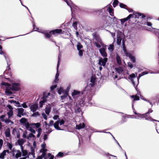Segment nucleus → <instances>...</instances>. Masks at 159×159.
<instances>
[{
    "label": "nucleus",
    "mask_w": 159,
    "mask_h": 159,
    "mask_svg": "<svg viewBox=\"0 0 159 159\" xmlns=\"http://www.w3.org/2000/svg\"><path fill=\"white\" fill-rule=\"evenodd\" d=\"M152 111H153L152 109H149L147 113H145V114H146V115L147 114H149L150 113H152Z\"/></svg>",
    "instance_id": "nucleus-62"
},
{
    "label": "nucleus",
    "mask_w": 159,
    "mask_h": 159,
    "mask_svg": "<svg viewBox=\"0 0 159 159\" xmlns=\"http://www.w3.org/2000/svg\"><path fill=\"white\" fill-rule=\"evenodd\" d=\"M121 40L122 39L120 36L119 35H117L116 43L118 45H120V44Z\"/></svg>",
    "instance_id": "nucleus-29"
},
{
    "label": "nucleus",
    "mask_w": 159,
    "mask_h": 159,
    "mask_svg": "<svg viewBox=\"0 0 159 159\" xmlns=\"http://www.w3.org/2000/svg\"><path fill=\"white\" fill-rule=\"evenodd\" d=\"M21 107L22 106L24 108H27L28 107V106L26 105L25 102H24L23 104H21Z\"/></svg>",
    "instance_id": "nucleus-46"
},
{
    "label": "nucleus",
    "mask_w": 159,
    "mask_h": 159,
    "mask_svg": "<svg viewBox=\"0 0 159 159\" xmlns=\"http://www.w3.org/2000/svg\"><path fill=\"white\" fill-rule=\"evenodd\" d=\"M63 92V90L62 88H60L58 90V93L60 95Z\"/></svg>",
    "instance_id": "nucleus-42"
},
{
    "label": "nucleus",
    "mask_w": 159,
    "mask_h": 159,
    "mask_svg": "<svg viewBox=\"0 0 159 159\" xmlns=\"http://www.w3.org/2000/svg\"><path fill=\"white\" fill-rule=\"evenodd\" d=\"M135 16V18H139L140 16H142V18L145 17V16L143 14L137 13L136 14L134 13L133 14H129L126 18L128 20L130 19L132 16Z\"/></svg>",
    "instance_id": "nucleus-13"
},
{
    "label": "nucleus",
    "mask_w": 159,
    "mask_h": 159,
    "mask_svg": "<svg viewBox=\"0 0 159 159\" xmlns=\"http://www.w3.org/2000/svg\"><path fill=\"white\" fill-rule=\"evenodd\" d=\"M30 126H34L37 128H38L40 126V124L39 123H32L30 124Z\"/></svg>",
    "instance_id": "nucleus-36"
},
{
    "label": "nucleus",
    "mask_w": 159,
    "mask_h": 159,
    "mask_svg": "<svg viewBox=\"0 0 159 159\" xmlns=\"http://www.w3.org/2000/svg\"><path fill=\"white\" fill-rule=\"evenodd\" d=\"M120 6L121 8H125V7L126 6L125 4L123 3H120Z\"/></svg>",
    "instance_id": "nucleus-61"
},
{
    "label": "nucleus",
    "mask_w": 159,
    "mask_h": 159,
    "mask_svg": "<svg viewBox=\"0 0 159 159\" xmlns=\"http://www.w3.org/2000/svg\"><path fill=\"white\" fill-rule=\"evenodd\" d=\"M7 107L10 110H13V108L11 105H7Z\"/></svg>",
    "instance_id": "nucleus-59"
},
{
    "label": "nucleus",
    "mask_w": 159,
    "mask_h": 159,
    "mask_svg": "<svg viewBox=\"0 0 159 159\" xmlns=\"http://www.w3.org/2000/svg\"><path fill=\"white\" fill-rule=\"evenodd\" d=\"M31 150L32 152V154L33 155L34 154V148L32 147H31Z\"/></svg>",
    "instance_id": "nucleus-60"
},
{
    "label": "nucleus",
    "mask_w": 159,
    "mask_h": 159,
    "mask_svg": "<svg viewBox=\"0 0 159 159\" xmlns=\"http://www.w3.org/2000/svg\"><path fill=\"white\" fill-rule=\"evenodd\" d=\"M85 125L84 123V122L82 123V125L81 124H80V129L84 128L85 127Z\"/></svg>",
    "instance_id": "nucleus-52"
},
{
    "label": "nucleus",
    "mask_w": 159,
    "mask_h": 159,
    "mask_svg": "<svg viewBox=\"0 0 159 159\" xmlns=\"http://www.w3.org/2000/svg\"><path fill=\"white\" fill-rule=\"evenodd\" d=\"M29 129V130L32 133L35 134V130L33 129L31 127H30L28 129Z\"/></svg>",
    "instance_id": "nucleus-38"
},
{
    "label": "nucleus",
    "mask_w": 159,
    "mask_h": 159,
    "mask_svg": "<svg viewBox=\"0 0 159 159\" xmlns=\"http://www.w3.org/2000/svg\"><path fill=\"white\" fill-rule=\"evenodd\" d=\"M47 150L45 148H42L40 150V152H42V155L43 156H45L46 154V152L47 151Z\"/></svg>",
    "instance_id": "nucleus-34"
},
{
    "label": "nucleus",
    "mask_w": 159,
    "mask_h": 159,
    "mask_svg": "<svg viewBox=\"0 0 159 159\" xmlns=\"http://www.w3.org/2000/svg\"><path fill=\"white\" fill-rule=\"evenodd\" d=\"M108 11L109 13H112L113 12V10L111 8H110L109 6H107L104 8H102L101 10H98L99 12H101L103 11Z\"/></svg>",
    "instance_id": "nucleus-14"
},
{
    "label": "nucleus",
    "mask_w": 159,
    "mask_h": 159,
    "mask_svg": "<svg viewBox=\"0 0 159 159\" xmlns=\"http://www.w3.org/2000/svg\"><path fill=\"white\" fill-rule=\"evenodd\" d=\"M16 110L17 111V116L18 117H20L22 116L25 115V113L24 112V109L22 108H17Z\"/></svg>",
    "instance_id": "nucleus-12"
},
{
    "label": "nucleus",
    "mask_w": 159,
    "mask_h": 159,
    "mask_svg": "<svg viewBox=\"0 0 159 159\" xmlns=\"http://www.w3.org/2000/svg\"><path fill=\"white\" fill-rule=\"evenodd\" d=\"M5 122L7 123H11V124H13V122L11 121L10 120L7 119H6L4 121Z\"/></svg>",
    "instance_id": "nucleus-44"
},
{
    "label": "nucleus",
    "mask_w": 159,
    "mask_h": 159,
    "mask_svg": "<svg viewBox=\"0 0 159 159\" xmlns=\"http://www.w3.org/2000/svg\"><path fill=\"white\" fill-rule=\"evenodd\" d=\"M27 133L26 131H24L23 132V134H22V137L24 138H27Z\"/></svg>",
    "instance_id": "nucleus-43"
},
{
    "label": "nucleus",
    "mask_w": 159,
    "mask_h": 159,
    "mask_svg": "<svg viewBox=\"0 0 159 159\" xmlns=\"http://www.w3.org/2000/svg\"><path fill=\"white\" fill-rule=\"evenodd\" d=\"M131 98L134 99L133 101L132 104V108H133L134 101L135 100H139V96H137V95L132 96H131Z\"/></svg>",
    "instance_id": "nucleus-23"
},
{
    "label": "nucleus",
    "mask_w": 159,
    "mask_h": 159,
    "mask_svg": "<svg viewBox=\"0 0 159 159\" xmlns=\"http://www.w3.org/2000/svg\"><path fill=\"white\" fill-rule=\"evenodd\" d=\"M111 18L113 20V21L114 22H117L118 19L116 18L115 17H114L112 18Z\"/></svg>",
    "instance_id": "nucleus-50"
},
{
    "label": "nucleus",
    "mask_w": 159,
    "mask_h": 159,
    "mask_svg": "<svg viewBox=\"0 0 159 159\" xmlns=\"http://www.w3.org/2000/svg\"><path fill=\"white\" fill-rule=\"evenodd\" d=\"M128 66L131 68H132L133 67V66L131 63L130 62H128Z\"/></svg>",
    "instance_id": "nucleus-57"
},
{
    "label": "nucleus",
    "mask_w": 159,
    "mask_h": 159,
    "mask_svg": "<svg viewBox=\"0 0 159 159\" xmlns=\"http://www.w3.org/2000/svg\"><path fill=\"white\" fill-rule=\"evenodd\" d=\"M44 156H43L42 155H41L40 156H39L36 159H42L43 157Z\"/></svg>",
    "instance_id": "nucleus-64"
},
{
    "label": "nucleus",
    "mask_w": 159,
    "mask_h": 159,
    "mask_svg": "<svg viewBox=\"0 0 159 159\" xmlns=\"http://www.w3.org/2000/svg\"><path fill=\"white\" fill-rule=\"evenodd\" d=\"M98 41L100 43L101 46L102 47L99 49V52L102 57L106 58L107 55V53L106 52L107 46L104 44L102 42H101L99 39H98Z\"/></svg>",
    "instance_id": "nucleus-2"
},
{
    "label": "nucleus",
    "mask_w": 159,
    "mask_h": 159,
    "mask_svg": "<svg viewBox=\"0 0 159 159\" xmlns=\"http://www.w3.org/2000/svg\"><path fill=\"white\" fill-rule=\"evenodd\" d=\"M118 0H114V2H113V7H116V6L118 5Z\"/></svg>",
    "instance_id": "nucleus-39"
},
{
    "label": "nucleus",
    "mask_w": 159,
    "mask_h": 159,
    "mask_svg": "<svg viewBox=\"0 0 159 159\" xmlns=\"http://www.w3.org/2000/svg\"><path fill=\"white\" fill-rule=\"evenodd\" d=\"M134 113L136 115H137L135 116L134 117H133V118H134L136 119H140L143 118H144L145 117V116L146 115V114H140L139 113H137L135 112H134Z\"/></svg>",
    "instance_id": "nucleus-16"
},
{
    "label": "nucleus",
    "mask_w": 159,
    "mask_h": 159,
    "mask_svg": "<svg viewBox=\"0 0 159 159\" xmlns=\"http://www.w3.org/2000/svg\"><path fill=\"white\" fill-rule=\"evenodd\" d=\"M63 153L61 152H59L57 155V156H59L60 157H62L63 156Z\"/></svg>",
    "instance_id": "nucleus-56"
},
{
    "label": "nucleus",
    "mask_w": 159,
    "mask_h": 159,
    "mask_svg": "<svg viewBox=\"0 0 159 159\" xmlns=\"http://www.w3.org/2000/svg\"><path fill=\"white\" fill-rule=\"evenodd\" d=\"M7 114L9 116L8 118H10V117L12 116L13 115V110H10L9 111L7 112Z\"/></svg>",
    "instance_id": "nucleus-37"
},
{
    "label": "nucleus",
    "mask_w": 159,
    "mask_h": 159,
    "mask_svg": "<svg viewBox=\"0 0 159 159\" xmlns=\"http://www.w3.org/2000/svg\"><path fill=\"white\" fill-rule=\"evenodd\" d=\"M108 50L111 52H112L114 49V45L113 43L109 45L108 48Z\"/></svg>",
    "instance_id": "nucleus-30"
},
{
    "label": "nucleus",
    "mask_w": 159,
    "mask_h": 159,
    "mask_svg": "<svg viewBox=\"0 0 159 159\" xmlns=\"http://www.w3.org/2000/svg\"><path fill=\"white\" fill-rule=\"evenodd\" d=\"M64 0L66 2L68 6H70V7L71 8V9L72 10V2H71L70 1V0Z\"/></svg>",
    "instance_id": "nucleus-35"
},
{
    "label": "nucleus",
    "mask_w": 159,
    "mask_h": 159,
    "mask_svg": "<svg viewBox=\"0 0 159 159\" xmlns=\"http://www.w3.org/2000/svg\"><path fill=\"white\" fill-rule=\"evenodd\" d=\"M59 121H57L53 124L54 127L56 129H57V130H60L61 129L60 127L59 126Z\"/></svg>",
    "instance_id": "nucleus-28"
},
{
    "label": "nucleus",
    "mask_w": 159,
    "mask_h": 159,
    "mask_svg": "<svg viewBox=\"0 0 159 159\" xmlns=\"http://www.w3.org/2000/svg\"><path fill=\"white\" fill-rule=\"evenodd\" d=\"M77 23L76 22L73 23V26L76 30H77Z\"/></svg>",
    "instance_id": "nucleus-51"
},
{
    "label": "nucleus",
    "mask_w": 159,
    "mask_h": 159,
    "mask_svg": "<svg viewBox=\"0 0 159 159\" xmlns=\"http://www.w3.org/2000/svg\"><path fill=\"white\" fill-rule=\"evenodd\" d=\"M62 30L61 29H56L55 30L51 31L49 33H46L45 34V37L46 38H49L51 36V34H54L55 33H60Z\"/></svg>",
    "instance_id": "nucleus-7"
},
{
    "label": "nucleus",
    "mask_w": 159,
    "mask_h": 159,
    "mask_svg": "<svg viewBox=\"0 0 159 159\" xmlns=\"http://www.w3.org/2000/svg\"><path fill=\"white\" fill-rule=\"evenodd\" d=\"M61 57V54H59V55H58V64H57V73L55 75V80L53 82V83L54 84H56L58 82L59 80V79L58 78V77L59 75V74L58 72V67H59V61L60 60V57Z\"/></svg>",
    "instance_id": "nucleus-8"
},
{
    "label": "nucleus",
    "mask_w": 159,
    "mask_h": 159,
    "mask_svg": "<svg viewBox=\"0 0 159 159\" xmlns=\"http://www.w3.org/2000/svg\"><path fill=\"white\" fill-rule=\"evenodd\" d=\"M95 77L92 76L90 79V83L89 84V86L91 87L93 86L95 84Z\"/></svg>",
    "instance_id": "nucleus-20"
},
{
    "label": "nucleus",
    "mask_w": 159,
    "mask_h": 159,
    "mask_svg": "<svg viewBox=\"0 0 159 159\" xmlns=\"http://www.w3.org/2000/svg\"><path fill=\"white\" fill-rule=\"evenodd\" d=\"M57 86L56 84L51 86L50 87L51 90L52 91L54 89H55L57 87Z\"/></svg>",
    "instance_id": "nucleus-49"
},
{
    "label": "nucleus",
    "mask_w": 159,
    "mask_h": 159,
    "mask_svg": "<svg viewBox=\"0 0 159 159\" xmlns=\"http://www.w3.org/2000/svg\"><path fill=\"white\" fill-rule=\"evenodd\" d=\"M42 116L46 120H47V116H46V115L45 114V113H43L42 114Z\"/></svg>",
    "instance_id": "nucleus-55"
},
{
    "label": "nucleus",
    "mask_w": 159,
    "mask_h": 159,
    "mask_svg": "<svg viewBox=\"0 0 159 159\" xmlns=\"http://www.w3.org/2000/svg\"><path fill=\"white\" fill-rule=\"evenodd\" d=\"M19 121L22 125L25 126L27 129H28L29 126H30V125L26 118H22Z\"/></svg>",
    "instance_id": "nucleus-5"
},
{
    "label": "nucleus",
    "mask_w": 159,
    "mask_h": 159,
    "mask_svg": "<svg viewBox=\"0 0 159 159\" xmlns=\"http://www.w3.org/2000/svg\"><path fill=\"white\" fill-rule=\"evenodd\" d=\"M11 89L12 90H17L20 89V84L17 83H12Z\"/></svg>",
    "instance_id": "nucleus-15"
},
{
    "label": "nucleus",
    "mask_w": 159,
    "mask_h": 159,
    "mask_svg": "<svg viewBox=\"0 0 159 159\" xmlns=\"http://www.w3.org/2000/svg\"><path fill=\"white\" fill-rule=\"evenodd\" d=\"M38 108L37 104L35 103L32 104L30 107V109L31 111L34 112L36 111Z\"/></svg>",
    "instance_id": "nucleus-17"
},
{
    "label": "nucleus",
    "mask_w": 159,
    "mask_h": 159,
    "mask_svg": "<svg viewBox=\"0 0 159 159\" xmlns=\"http://www.w3.org/2000/svg\"><path fill=\"white\" fill-rule=\"evenodd\" d=\"M8 151L7 150H4L0 154V158L1 159H4L5 156H6V152H8Z\"/></svg>",
    "instance_id": "nucleus-25"
},
{
    "label": "nucleus",
    "mask_w": 159,
    "mask_h": 159,
    "mask_svg": "<svg viewBox=\"0 0 159 159\" xmlns=\"http://www.w3.org/2000/svg\"><path fill=\"white\" fill-rule=\"evenodd\" d=\"M143 75L142 73L139 74V75L138 78H137V74L133 73L129 76V79L131 80L134 86H137L139 83V79Z\"/></svg>",
    "instance_id": "nucleus-1"
},
{
    "label": "nucleus",
    "mask_w": 159,
    "mask_h": 159,
    "mask_svg": "<svg viewBox=\"0 0 159 159\" xmlns=\"http://www.w3.org/2000/svg\"><path fill=\"white\" fill-rule=\"evenodd\" d=\"M21 152L22 153V156L25 157L28 154V152L27 150H24L23 147H22L21 148Z\"/></svg>",
    "instance_id": "nucleus-26"
},
{
    "label": "nucleus",
    "mask_w": 159,
    "mask_h": 159,
    "mask_svg": "<svg viewBox=\"0 0 159 159\" xmlns=\"http://www.w3.org/2000/svg\"><path fill=\"white\" fill-rule=\"evenodd\" d=\"M99 39L100 40L101 42H102L100 38L98 37H97L96 38V41H95L94 42V43L95 46L97 48H101V44L99 42V41H98V39Z\"/></svg>",
    "instance_id": "nucleus-18"
},
{
    "label": "nucleus",
    "mask_w": 159,
    "mask_h": 159,
    "mask_svg": "<svg viewBox=\"0 0 159 159\" xmlns=\"http://www.w3.org/2000/svg\"><path fill=\"white\" fill-rule=\"evenodd\" d=\"M46 106L47 107L45 109V112L47 114L49 115L51 108V105L50 104H48Z\"/></svg>",
    "instance_id": "nucleus-19"
},
{
    "label": "nucleus",
    "mask_w": 159,
    "mask_h": 159,
    "mask_svg": "<svg viewBox=\"0 0 159 159\" xmlns=\"http://www.w3.org/2000/svg\"><path fill=\"white\" fill-rule=\"evenodd\" d=\"M25 142V140L23 139H19L17 142L18 145L20 146L21 148H22V147H23L22 145Z\"/></svg>",
    "instance_id": "nucleus-21"
},
{
    "label": "nucleus",
    "mask_w": 159,
    "mask_h": 159,
    "mask_svg": "<svg viewBox=\"0 0 159 159\" xmlns=\"http://www.w3.org/2000/svg\"><path fill=\"white\" fill-rule=\"evenodd\" d=\"M5 115H2L0 116V119L2 121H4L5 120H4V119L5 117Z\"/></svg>",
    "instance_id": "nucleus-53"
},
{
    "label": "nucleus",
    "mask_w": 159,
    "mask_h": 159,
    "mask_svg": "<svg viewBox=\"0 0 159 159\" xmlns=\"http://www.w3.org/2000/svg\"><path fill=\"white\" fill-rule=\"evenodd\" d=\"M39 113L38 112H37L34 113L32 114V116H39Z\"/></svg>",
    "instance_id": "nucleus-54"
},
{
    "label": "nucleus",
    "mask_w": 159,
    "mask_h": 159,
    "mask_svg": "<svg viewBox=\"0 0 159 159\" xmlns=\"http://www.w3.org/2000/svg\"><path fill=\"white\" fill-rule=\"evenodd\" d=\"M107 58L105 57L102 58L101 57H99L98 60V64L101 66H104L106 65V64L107 61Z\"/></svg>",
    "instance_id": "nucleus-9"
},
{
    "label": "nucleus",
    "mask_w": 159,
    "mask_h": 159,
    "mask_svg": "<svg viewBox=\"0 0 159 159\" xmlns=\"http://www.w3.org/2000/svg\"><path fill=\"white\" fill-rule=\"evenodd\" d=\"M79 93V92H78L76 91H74L72 93V96L75 95H76L78 94Z\"/></svg>",
    "instance_id": "nucleus-48"
},
{
    "label": "nucleus",
    "mask_w": 159,
    "mask_h": 159,
    "mask_svg": "<svg viewBox=\"0 0 159 159\" xmlns=\"http://www.w3.org/2000/svg\"><path fill=\"white\" fill-rule=\"evenodd\" d=\"M22 155L21 152L18 150H15L12 151V155L13 156L15 157L16 159L18 158L21 157Z\"/></svg>",
    "instance_id": "nucleus-11"
},
{
    "label": "nucleus",
    "mask_w": 159,
    "mask_h": 159,
    "mask_svg": "<svg viewBox=\"0 0 159 159\" xmlns=\"http://www.w3.org/2000/svg\"><path fill=\"white\" fill-rule=\"evenodd\" d=\"M116 60L117 63L119 65H120L121 64L120 58L118 54H117L116 56Z\"/></svg>",
    "instance_id": "nucleus-32"
},
{
    "label": "nucleus",
    "mask_w": 159,
    "mask_h": 159,
    "mask_svg": "<svg viewBox=\"0 0 159 159\" xmlns=\"http://www.w3.org/2000/svg\"><path fill=\"white\" fill-rule=\"evenodd\" d=\"M123 50L125 54L127 57H129L133 62L135 63L136 62L135 58L134 56H132L130 53L127 52V51L125 47L123 48Z\"/></svg>",
    "instance_id": "nucleus-6"
},
{
    "label": "nucleus",
    "mask_w": 159,
    "mask_h": 159,
    "mask_svg": "<svg viewBox=\"0 0 159 159\" xmlns=\"http://www.w3.org/2000/svg\"><path fill=\"white\" fill-rule=\"evenodd\" d=\"M60 124V125H62L64 123V121L63 120H61L60 122H59Z\"/></svg>",
    "instance_id": "nucleus-63"
},
{
    "label": "nucleus",
    "mask_w": 159,
    "mask_h": 159,
    "mask_svg": "<svg viewBox=\"0 0 159 159\" xmlns=\"http://www.w3.org/2000/svg\"><path fill=\"white\" fill-rule=\"evenodd\" d=\"M70 89V87H68L67 88V91H66L65 92V94H64V96H62L61 97V98L62 99H63L67 97L68 95V91Z\"/></svg>",
    "instance_id": "nucleus-31"
},
{
    "label": "nucleus",
    "mask_w": 159,
    "mask_h": 159,
    "mask_svg": "<svg viewBox=\"0 0 159 159\" xmlns=\"http://www.w3.org/2000/svg\"><path fill=\"white\" fill-rule=\"evenodd\" d=\"M127 20H128L126 18L120 20L121 21V24L122 25H123L124 24V23L126 21H127Z\"/></svg>",
    "instance_id": "nucleus-40"
},
{
    "label": "nucleus",
    "mask_w": 159,
    "mask_h": 159,
    "mask_svg": "<svg viewBox=\"0 0 159 159\" xmlns=\"http://www.w3.org/2000/svg\"><path fill=\"white\" fill-rule=\"evenodd\" d=\"M3 144V141L2 139H0V150L1 149V148L2 147Z\"/></svg>",
    "instance_id": "nucleus-45"
},
{
    "label": "nucleus",
    "mask_w": 159,
    "mask_h": 159,
    "mask_svg": "<svg viewBox=\"0 0 159 159\" xmlns=\"http://www.w3.org/2000/svg\"><path fill=\"white\" fill-rule=\"evenodd\" d=\"M1 85L6 86L5 93L7 95H10L12 93V92L11 91V87L9 84L6 82H2L1 83Z\"/></svg>",
    "instance_id": "nucleus-4"
},
{
    "label": "nucleus",
    "mask_w": 159,
    "mask_h": 159,
    "mask_svg": "<svg viewBox=\"0 0 159 159\" xmlns=\"http://www.w3.org/2000/svg\"><path fill=\"white\" fill-rule=\"evenodd\" d=\"M50 95V93H44L43 94V96L41 98V100L39 103V106L40 107H42L43 106L44 104V103L47 101H49L50 99H47V98L48 96Z\"/></svg>",
    "instance_id": "nucleus-3"
},
{
    "label": "nucleus",
    "mask_w": 159,
    "mask_h": 159,
    "mask_svg": "<svg viewBox=\"0 0 159 159\" xmlns=\"http://www.w3.org/2000/svg\"><path fill=\"white\" fill-rule=\"evenodd\" d=\"M35 138V135H33L32 133L29 134L27 136V139L29 140H30L31 139L34 140Z\"/></svg>",
    "instance_id": "nucleus-27"
},
{
    "label": "nucleus",
    "mask_w": 159,
    "mask_h": 159,
    "mask_svg": "<svg viewBox=\"0 0 159 159\" xmlns=\"http://www.w3.org/2000/svg\"><path fill=\"white\" fill-rule=\"evenodd\" d=\"M8 102L11 103H14L16 104V106L18 107H21V104L18 101H14L13 100H9Z\"/></svg>",
    "instance_id": "nucleus-24"
},
{
    "label": "nucleus",
    "mask_w": 159,
    "mask_h": 159,
    "mask_svg": "<svg viewBox=\"0 0 159 159\" xmlns=\"http://www.w3.org/2000/svg\"><path fill=\"white\" fill-rule=\"evenodd\" d=\"M5 133L6 137L10 138L11 136L10 129L9 128L6 129L5 131Z\"/></svg>",
    "instance_id": "nucleus-22"
},
{
    "label": "nucleus",
    "mask_w": 159,
    "mask_h": 159,
    "mask_svg": "<svg viewBox=\"0 0 159 159\" xmlns=\"http://www.w3.org/2000/svg\"><path fill=\"white\" fill-rule=\"evenodd\" d=\"M48 155L49 157H50L49 159H53L54 156L53 155H51L50 153H48Z\"/></svg>",
    "instance_id": "nucleus-58"
},
{
    "label": "nucleus",
    "mask_w": 159,
    "mask_h": 159,
    "mask_svg": "<svg viewBox=\"0 0 159 159\" xmlns=\"http://www.w3.org/2000/svg\"><path fill=\"white\" fill-rule=\"evenodd\" d=\"M53 124V121L51 120L50 121L49 123L48 124V126L49 127L52 126Z\"/></svg>",
    "instance_id": "nucleus-47"
},
{
    "label": "nucleus",
    "mask_w": 159,
    "mask_h": 159,
    "mask_svg": "<svg viewBox=\"0 0 159 159\" xmlns=\"http://www.w3.org/2000/svg\"><path fill=\"white\" fill-rule=\"evenodd\" d=\"M145 120H147L150 121H157V120L153 119L152 118V117L150 116L147 117L146 115L145 116V117H144Z\"/></svg>",
    "instance_id": "nucleus-33"
},
{
    "label": "nucleus",
    "mask_w": 159,
    "mask_h": 159,
    "mask_svg": "<svg viewBox=\"0 0 159 159\" xmlns=\"http://www.w3.org/2000/svg\"><path fill=\"white\" fill-rule=\"evenodd\" d=\"M7 146L10 150H11L12 148V144L10 143H7Z\"/></svg>",
    "instance_id": "nucleus-41"
},
{
    "label": "nucleus",
    "mask_w": 159,
    "mask_h": 159,
    "mask_svg": "<svg viewBox=\"0 0 159 159\" xmlns=\"http://www.w3.org/2000/svg\"><path fill=\"white\" fill-rule=\"evenodd\" d=\"M115 69L116 74V75L113 74L112 76L114 77V79H116L117 78V75L118 74H120L123 71V69L122 67H119L118 68H115Z\"/></svg>",
    "instance_id": "nucleus-10"
}]
</instances>
